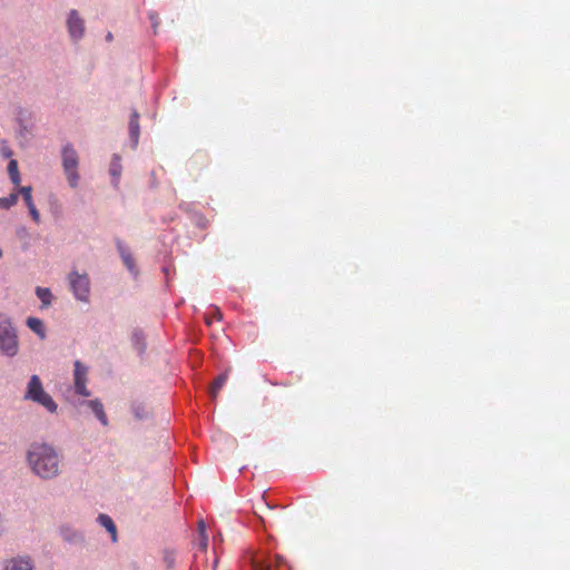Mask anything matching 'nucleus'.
<instances>
[{
	"mask_svg": "<svg viewBox=\"0 0 570 570\" xmlns=\"http://www.w3.org/2000/svg\"><path fill=\"white\" fill-rule=\"evenodd\" d=\"M27 460L32 472L42 479H52L60 473V456L48 444H32L28 451Z\"/></svg>",
	"mask_w": 570,
	"mask_h": 570,
	"instance_id": "1",
	"label": "nucleus"
},
{
	"mask_svg": "<svg viewBox=\"0 0 570 570\" xmlns=\"http://www.w3.org/2000/svg\"><path fill=\"white\" fill-rule=\"evenodd\" d=\"M63 173L67 177L69 186L76 188L79 183V156L71 145H66L61 153Z\"/></svg>",
	"mask_w": 570,
	"mask_h": 570,
	"instance_id": "2",
	"label": "nucleus"
},
{
	"mask_svg": "<svg viewBox=\"0 0 570 570\" xmlns=\"http://www.w3.org/2000/svg\"><path fill=\"white\" fill-rule=\"evenodd\" d=\"M0 351L8 356H13L18 352L16 330L10 320L3 315H0Z\"/></svg>",
	"mask_w": 570,
	"mask_h": 570,
	"instance_id": "3",
	"label": "nucleus"
},
{
	"mask_svg": "<svg viewBox=\"0 0 570 570\" xmlns=\"http://www.w3.org/2000/svg\"><path fill=\"white\" fill-rule=\"evenodd\" d=\"M70 288L78 301L88 302L90 283L87 274L71 272L68 276Z\"/></svg>",
	"mask_w": 570,
	"mask_h": 570,
	"instance_id": "4",
	"label": "nucleus"
},
{
	"mask_svg": "<svg viewBox=\"0 0 570 570\" xmlns=\"http://www.w3.org/2000/svg\"><path fill=\"white\" fill-rule=\"evenodd\" d=\"M87 373L88 368L80 362H75V390L81 396H89L90 392L87 389Z\"/></svg>",
	"mask_w": 570,
	"mask_h": 570,
	"instance_id": "5",
	"label": "nucleus"
},
{
	"mask_svg": "<svg viewBox=\"0 0 570 570\" xmlns=\"http://www.w3.org/2000/svg\"><path fill=\"white\" fill-rule=\"evenodd\" d=\"M68 31L70 37L78 41L85 33V22L80 18L77 10H71L67 20Z\"/></svg>",
	"mask_w": 570,
	"mask_h": 570,
	"instance_id": "6",
	"label": "nucleus"
},
{
	"mask_svg": "<svg viewBox=\"0 0 570 570\" xmlns=\"http://www.w3.org/2000/svg\"><path fill=\"white\" fill-rule=\"evenodd\" d=\"M45 393V390L42 387V383L38 375H32L30 377V381L28 383V389L26 393V399L36 401L39 396H41Z\"/></svg>",
	"mask_w": 570,
	"mask_h": 570,
	"instance_id": "7",
	"label": "nucleus"
},
{
	"mask_svg": "<svg viewBox=\"0 0 570 570\" xmlns=\"http://www.w3.org/2000/svg\"><path fill=\"white\" fill-rule=\"evenodd\" d=\"M33 564L27 557L12 558L7 561L3 570H32Z\"/></svg>",
	"mask_w": 570,
	"mask_h": 570,
	"instance_id": "8",
	"label": "nucleus"
},
{
	"mask_svg": "<svg viewBox=\"0 0 570 570\" xmlns=\"http://www.w3.org/2000/svg\"><path fill=\"white\" fill-rule=\"evenodd\" d=\"M116 244H117V248L122 258L124 264L130 272H134L135 271V261H134L131 254L129 253L128 248L125 246V244L120 239H117Z\"/></svg>",
	"mask_w": 570,
	"mask_h": 570,
	"instance_id": "9",
	"label": "nucleus"
},
{
	"mask_svg": "<svg viewBox=\"0 0 570 570\" xmlns=\"http://www.w3.org/2000/svg\"><path fill=\"white\" fill-rule=\"evenodd\" d=\"M120 160L121 159L118 155H114V157L110 161L109 173L112 176L114 186H118V184H119V178H120L121 170H122Z\"/></svg>",
	"mask_w": 570,
	"mask_h": 570,
	"instance_id": "10",
	"label": "nucleus"
},
{
	"mask_svg": "<svg viewBox=\"0 0 570 570\" xmlns=\"http://www.w3.org/2000/svg\"><path fill=\"white\" fill-rule=\"evenodd\" d=\"M98 522L110 533L112 542L117 541V528L112 519L107 514H99Z\"/></svg>",
	"mask_w": 570,
	"mask_h": 570,
	"instance_id": "11",
	"label": "nucleus"
},
{
	"mask_svg": "<svg viewBox=\"0 0 570 570\" xmlns=\"http://www.w3.org/2000/svg\"><path fill=\"white\" fill-rule=\"evenodd\" d=\"M87 404L92 410L100 423L106 426L108 424V420L102 403L99 400H91Z\"/></svg>",
	"mask_w": 570,
	"mask_h": 570,
	"instance_id": "12",
	"label": "nucleus"
},
{
	"mask_svg": "<svg viewBox=\"0 0 570 570\" xmlns=\"http://www.w3.org/2000/svg\"><path fill=\"white\" fill-rule=\"evenodd\" d=\"M129 135L134 144L137 145L139 138V115L137 111H134L130 116Z\"/></svg>",
	"mask_w": 570,
	"mask_h": 570,
	"instance_id": "13",
	"label": "nucleus"
},
{
	"mask_svg": "<svg viewBox=\"0 0 570 570\" xmlns=\"http://www.w3.org/2000/svg\"><path fill=\"white\" fill-rule=\"evenodd\" d=\"M228 379L227 372L220 374L212 384L209 393L213 400H215L222 390V387L225 385L226 381Z\"/></svg>",
	"mask_w": 570,
	"mask_h": 570,
	"instance_id": "14",
	"label": "nucleus"
},
{
	"mask_svg": "<svg viewBox=\"0 0 570 570\" xmlns=\"http://www.w3.org/2000/svg\"><path fill=\"white\" fill-rule=\"evenodd\" d=\"M27 325L28 327L33 331L35 333H37L41 338L45 337V326H43V323L40 318H37V317H29L27 320Z\"/></svg>",
	"mask_w": 570,
	"mask_h": 570,
	"instance_id": "15",
	"label": "nucleus"
},
{
	"mask_svg": "<svg viewBox=\"0 0 570 570\" xmlns=\"http://www.w3.org/2000/svg\"><path fill=\"white\" fill-rule=\"evenodd\" d=\"M37 403L41 404L43 407H46L50 413H55L57 411V404L52 400V397L48 393H43L41 396L36 399Z\"/></svg>",
	"mask_w": 570,
	"mask_h": 570,
	"instance_id": "16",
	"label": "nucleus"
},
{
	"mask_svg": "<svg viewBox=\"0 0 570 570\" xmlns=\"http://www.w3.org/2000/svg\"><path fill=\"white\" fill-rule=\"evenodd\" d=\"M8 174L9 177L16 186H18L21 181V177L18 169V163L14 159H11L8 164Z\"/></svg>",
	"mask_w": 570,
	"mask_h": 570,
	"instance_id": "17",
	"label": "nucleus"
},
{
	"mask_svg": "<svg viewBox=\"0 0 570 570\" xmlns=\"http://www.w3.org/2000/svg\"><path fill=\"white\" fill-rule=\"evenodd\" d=\"M36 293L45 307L51 304L52 294L49 288L37 287Z\"/></svg>",
	"mask_w": 570,
	"mask_h": 570,
	"instance_id": "18",
	"label": "nucleus"
},
{
	"mask_svg": "<svg viewBox=\"0 0 570 570\" xmlns=\"http://www.w3.org/2000/svg\"><path fill=\"white\" fill-rule=\"evenodd\" d=\"M18 193H11L7 197L0 198V208L2 209H9L10 207L14 206L18 203Z\"/></svg>",
	"mask_w": 570,
	"mask_h": 570,
	"instance_id": "19",
	"label": "nucleus"
},
{
	"mask_svg": "<svg viewBox=\"0 0 570 570\" xmlns=\"http://www.w3.org/2000/svg\"><path fill=\"white\" fill-rule=\"evenodd\" d=\"M31 191L32 189L30 186L21 187L19 190L27 206L33 204Z\"/></svg>",
	"mask_w": 570,
	"mask_h": 570,
	"instance_id": "20",
	"label": "nucleus"
},
{
	"mask_svg": "<svg viewBox=\"0 0 570 570\" xmlns=\"http://www.w3.org/2000/svg\"><path fill=\"white\" fill-rule=\"evenodd\" d=\"M27 207L29 209V213H30L32 219L36 223H39L40 222V214H39L38 209L36 208L35 204H31V205H29Z\"/></svg>",
	"mask_w": 570,
	"mask_h": 570,
	"instance_id": "21",
	"label": "nucleus"
},
{
	"mask_svg": "<svg viewBox=\"0 0 570 570\" xmlns=\"http://www.w3.org/2000/svg\"><path fill=\"white\" fill-rule=\"evenodd\" d=\"M199 532H200V535L203 537L202 547L206 548L207 547V537L205 535V523H204V521L199 522Z\"/></svg>",
	"mask_w": 570,
	"mask_h": 570,
	"instance_id": "22",
	"label": "nucleus"
},
{
	"mask_svg": "<svg viewBox=\"0 0 570 570\" xmlns=\"http://www.w3.org/2000/svg\"><path fill=\"white\" fill-rule=\"evenodd\" d=\"M254 570H273L271 564H264L263 562L254 561Z\"/></svg>",
	"mask_w": 570,
	"mask_h": 570,
	"instance_id": "23",
	"label": "nucleus"
},
{
	"mask_svg": "<svg viewBox=\"0 0 570 570\" xmlns=\"http://www.w3.org/2000/svg\"><path fill=\"white\" fill-rule=\"evenodd\" d=\"M215 318L220 321L222 320V312L218 308H215L214 311Z\"/></svg>",
	"mask_w": 570,
	"mask_h": 570,
	"instance_id": "24",
	"label": "nucleus"
},
{
	"mask_svg": "<svg viewBox=\"0 0 570 570\" xmlns=\"http://www.w3.org/2000/svg\"><path fill=\"white\" fill-rule=\"evenodd\" d=\"M2 153L6 157H10L12 155L11 150L3 148Z\"/></svg>",
	"mask_w": 570,
	"mask_h": 570,
	"instance_id": "25",
	"label": "nucleus"
},
{
	"mask_svg": "<svg viewBox=\"0 0 570 570\" xmlns=\"http://www.w3.org/2000/svg\"><path fill=\"white\" fill-rule=\"evenodd\" d=\"M112 39H114L112 33L108 32L107 36H106V40L110 42V41H112Z\"/></svg>",
	"mask_w": 570,
	"mask_h": 570,
	"instance_id": "26",
	"label": "nucleus"
},
{
	"mask_svg": "<svg viewBox=\"0 0 570 570\" xmlns=\"http://www.w3.org/2000/svg\"><path fill=\"white\" fill-rule=\"evenodd\" d=\"M205 322L207 325H210L212 324V317H209L208 315H205Z\"/></svg>",
	"mask_w": 570,
	"mask_h": 570,
	"instance_id": "27",
	"label": "nucleus"
},
{
	"mask_svg": "<svg viewBox=\"0 0 570 570\" xmlns=\"http://www.w3.org/2000/svg\"><path fill=\"white\" fill-rule=\"evenodd\" d=\"M277 562H278V564H279L281 562H283L282 558H277Z\"/></svg>",
	"mask_w": 570,
	"mask_h": 570,
	"instance_id": "28",
	"label": "nucleus"
}]
</instances>
